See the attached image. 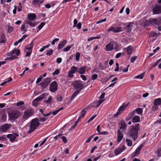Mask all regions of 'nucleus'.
Masks as SVG:
<instances>
[{
	"label": "nucleus",
	"instance_id": "nucleus-15",
	"mask_svg": "<svg viewBox=\"0 0 161 161\" xmlns=\"http://www.w3.org/2000/svg\"><path fill=\"white\" fill-rule=\"evenodd\" d=\"M123 138V135L120 130H119L118 131L117 134V142H119Z\"/></svg>",
	"mask_w": 161,
	"mask_h": 161
},
{
	"label": "nucleus",
	"instance_id": "nucleus-49",
	"mask_svg": "<svg viewBox=\"0 0 161 161\" xmlns=\"http://www.w3.org/2000/svg\"><path fill=\"white\" fill-rule=\"evenodd\" d=\"M60 73L59 70L57 69L55 70V71L53 73V75H57L58 74Z\"/></svg>",
	"mask_w": 161,
	"mask_h": 161
},
{
	"label": "nucleus",
	"instance_id": "nucleus-32",
	"mask_svg": "<svg viewBox=\"0 0 161 161\" xmlns=\"http://www.w3.org/2000/svg\"><path fill=\"white\" fill-rule=\"evenodd\" d=\"M126 51L128 54H130L133 51L132 47L130 46H129L127 48Z\"/></svg>",
	"mask_w": 161,
	"mask_h": 161
},
{
	"label": "nucleus",
	"instance_id": "nucleus-10",
	"mask_svg": "<svg viewBox=\"0 0 161 161\" xmlns=\"http://www.w3.org/2000/svg\"><path fill=\"white\" fill-rule=\"evenodd\" d=\"M19 135L17 133H14L13 134H9L7 136V137L9 138L10 141L12 142H14L15 138L18 136Z\"/></svg>",
	"mask_w": 161,
	"mask_h": 161
},
{
	"label": "nucleus",
	"instance_id": "nucleus-35",
	"mask_svg": "<svg viewBox=\"0 0 161 161\" xmlns=\"http://www.w3.org/2000/svg\"><path fill=\"white\" fill-rule=\"evenodd\" d=\"M136 112L138 114H142L143 111L142 108H139L136 109Z\"/></svg>",
	"mask_w": 161,
	"mask_h": 161
},
{
	"label": "nucleus",
	"instance_id": "nucleus-6",
	"mask_svg": "<svg viewBox=\"0 0 161 161\" xmlns=\"http://www.w3.org/2000/svg\"><path fill=\"white\" fill-rule=\"evenodd\" d=\"M33 114V111L32 110H27L24 112L22 118L23 119H25L31 116Z\"/></svg>",
	"mask_w": 161,
	"mask_h": 161
},
{
	"label": "nucleus",
	"instance_id": "nucleus-1",
	"mask_svg": "<svg viewBox=\"0 0 161 161\" xmlns=\"http://www.w3.org/2000/svg\"><path fill=\"white\" fill-rule=\"evenodd\" d=\"M140 130V125L136 124L135 126H132L128 132V135L131 137L135 141L138 137V131Z\"/></svg>",
	"mask_w": 161,
	"mask_h": 161
},
{
	"label": "nucleus",
	"instance_id": "nucleus-50",
	"mask_svg": "<svg viewBox=\"0 0 161 161\" xmlns=\"http://www.w3.org/2000/svg\"><path fill=\"white\" fill-rule=\"evenodd\" d=\"M44 22H42L41 24L38 26V28L39 30H41L45 25Z\"/></svg>",
	"mask_w": 161,
	"mask_h": 161
},
{
	"label": "nucleus",
	"instance_id": "nucleus-17",
	"mask_svg": "<svg viewBox=\"0 0 161 161\" xmlns=\"http://www.w3.org/2000/svg\"><path fill=\"white\" fill-rule=\"evenodd\" d=\"M27 17L29 19V20H32L36 18V16L34 13H29L27 15Z\"/></svg>",
	"mask_w": 161,
	"mask_h": 161
},
{
	"label": "nucleus",
	"instance_id": "nucleus-11",
	"mask_svg": "<svg viewBox=\"0 0 161 161\" xmlns=\"http://www.w3.org/2000/svg\"><path fill=\"white\" fill-rule=\"evenodd\" d=\"M10 124H5L1 126L0 128V131L3 132H5L7 130L11 127Z\"/></svg>",
	"mask_w": 161,
	"mask_h": 161
},
{
	"label": "nucleus",
	"instance_id": "nucleus-12",
	"mask_svg": "<svg viewBox=\"0 0 161 161\" xmlns=\"http://www.w3.org/2000/svg\"><path fill=\"white\" fill-rule=\"evenodd\" d=\"M119 129L120 130L123 129V130H122V131H123L124 130H125L127 126V124L125 122L122 120L120 122L119 124Z\"/></svg>",
	"mask_w": 161,
	"mask_h": 161
},
{
	"label": "nucleus",
	"instance_id": "nucleus-63",
	"mask_svg": "<svg viewBox=\"0 0 161 161\" xmlns=\"http://www.w3.org/2000/svg\"><path fill=\"white\" fill-rule=\"evenodd\" d=\"M73 74V73L70 71L68 74V77H73L74 76Z\"/></svg>",
	"mask_w": 161,
	"mask_h": 161
},
{
	"label": "nucleus",
	"instance_id": "nucleus-4",
	"mask_svg": "<svg viewBox=\"0 0 161 161\" xmlns=\"http://www.w3.org/2000/svg\"><path fill=\"white\" fill-rule=\"evenodd\" d=\"M72 84L74 86L75 89H77L80 91L83 88V84L80 80H76L73 82Z\"/></svg>",
	"mask_w": 161,
	"mask_h": 161
},
{
	"label": "nucleus",
	"instance_id": "nucleus-5",
	"mask_svg": "<svg viewBox=\"0 0 161 161\" xmlns=\"http://www.w3.org/2000/svg\"><path fill=\"white\" fill-rule=\"evenodd\" d=\"M51 80V78L50 77H47L41 83V85L43 89L47 87Z\"/></svg>",
	"mask_w": 161,
	"mask_h": 161
},
{
	"label": "nucleus",
	"instance_id": "nucleus-30",
	"mask_svg": "<svg viewBox=\"0 0 161 161\" xmlns=\"http://www.w3.org/2000/svg\"><path fill=\"white\" fill-rule=\"evenodd\" d=\"M80 92V90L75 91L71 97V99L72 100L74 98L76 97Z\"/></svg>",
	"mask_w": 161,
	"mask_h": 161
},
{
	"label": "nucleus",
	"instance_id": "nucleus-29",
	"mask_svg": "<svg viewBox=\"0 0 161 161\" xmlns=\"http://www.w3.org/2000/svg\"><path fill=\"white\" fill-rule=\"evenodd\" d=\"M78 68L73 66L71 68L70 71L74 74L76 72H78Z\"/></svg>",
	"mask_w": 161,
	"mask_h": 161
},
{
	"label": "nucleus",
	"instance_id": "nucleus-51",
	"mask_svg": "<svg viewBox=\"0 0 161 161\" xmlns=\"http://www.w3.org/2000/svg\"><path fill=\"white\" fill-rule=\"evenodd\" d=\"M52 100V97H49L47 100H45L44 101L45 102L47 103H51Z\"/></svg>",
	"mask_w": 161,
	"mask_h": 161
},
{
	"label": "nucleus",
	"instance_id": "nucleus-54",
	"mask_svg": "<svg viewBox=\"0 0 161 161\" xmlns=\"http://www.w3.org/2000/svg\"><path fill=\"white\" fill-rule=\"evenodd\" d=\"M136 58L137 57L136 56L132 57L131 58L130 62L131 63H133L134 61L136 60Z\"/></svg>",
	"mask_w": 161,
	"mask_h": 161
},
{
	"label": "nucleus",
	"instance_id": "nucleus-38",
	"mask_svg": "<svg viewBox=\"0 0 161 161\" xmlns=\"http://www.w3.org/2000/svg\"><path fill=\"white\" fill-rule=\"evenodd\" d=\"M41 112V113L42 114L43 116L45 117H47L49 116L50 114H51V112H50L47 114H45L43 113V110L42 109H40L39 110Z\"/></svg>",
	"mask_w": 161,
	"mask_h": 161
},
{
	"label": "nucleus",
	"instance_id": "nucleus-44",
	"mask_svg": "<svg viewBox=\"0 0 161 161\" xmlns=\"http://www.w3.org/2000/svg\"><path fill=\"white\" fill-rule=\"evenodd\" d=\"M80 53L79 52H77L76 53V59L77 61H78L80 59Z\"/></svg>",
	"mask_w": 161,
	"mask_h": 161
},
{
	"label": "nucleus",
	"instance_id": "nucleus-57",
	"mask_svg": "<svg viewBox=\"0 0 161 161\" xmlns=\"http://www.w3.org/2000/svg\"><path fill=\"white\" fill-rule=\"evenodd\" d=\"M61 138L62 139L63 142L64 143H66L67 142V140L65 136H62L61 137Z\"/></svg>",
	"mask_w": 161,
	"mask_h": 161
},
{
	"label": "nucleus",
	"instance_id": "nucleus-8",
	"mask_svg": "<svg viewBox=\"0 0 161 161\" xmlns=\"http://www.w3.org/2000/svg\"><path fill=\"white\" fill-rule=\"evenodd\" d=\"M122 31V28L121 27H111L107 30V31L109 32L111 31H113L114 33H116L121 31Z\"/></svg>",
	"mask_w": 161,
	"mask_h": 161
},
{
	"label": "nucleus",
	"instance_id": "nucleus-33",
	"mask_svg": "<svg viewBox=\"0 0 161 161\" xmlns=\"http://www.w3.org/2000/svg\"><path fill=\"white\" fill-rule=\"evenodd\" d=\"M113 49H116L118 47V45L117 43L115 42H111Z\"/></svg>",
	"mask_w": 161,
	"mask_h": 161
},
{
	"label": "nucleus",
	"instance_id": "nucleus-45",
	"mask_svg": "<svg viewBox=\"0 0 161 161\" xmlns=\"http://www.w3.org/2000/svg\"><path fill=\"white\" fill-rule=\"evenodd\" d=\"M38 103L39 102H37L36 101L34 100L32 102V104L34 106L36 107L38 106L39 104Z\"/></svg>",
	"mask_w": 161,
	"mask_h": 161
},
{
	"label": "nucleus",
	"instance_id": "nucleus-48",
	"mask_svg": "<svg viewBox=\"0 0 161 161\" xmlns=\"http://www.w3.org/2000/svg\"><path fill=\"white\" fill-rule=\"evenodd\" d=\"M96 115H93L92 117H91V118L88 120L87 122V123H89L91 121H92V120H93L96 117Z\"/></svg>",
	"mask_w": 161,
	"mask_h": 161
},
{
	"label": "nucleus",
	"instance_id": "nucleus-41",
	"mask_svg": "<svg viewBox=\"0 0 161 161\" xmlns=\"http://www.w3.org/2000/svg\"><path fill=\"white\" fill-rule=\"evenodd\" d=\"M86 113L85 108L83 109L81 112V115L80 116L82 118H83Z\"/></svg>",
	"mask_w": 161,
	"mask_h": 161
},
{
	"label": "nucleus",
	"instance_id": "nucleus-43",
	"mask_svg": "<svg viewBox=\"0 0 161 161\" xmlns=\"http://www.w3.org/2000/svg\"><path fill=\"white\" fill-rule=\"evenodd\" d=\"M144 73L142 74L138 75L136 76L135 78H139L142 79L144 77Z\"/></svg>",
	"mask_w": 161,
	"mask_h": 161
},
{
	"label": "nucleus",
	"instance_id": "nucleus-34",
	"mask_svg": "<svg viewBox=\"0 0 161 161\" xmlns=\"http://www.w3.org/2000/svg\"><path fill=\"white\" fill-rule=\"evenodd\" d=\"M132 26V23H130L129 24L127 25V31L128 32H130L131 30V28Z\"/></svg>",
	"mask_w": 161,
	"mask_h": 161
},
{
	"label": "nucleus",
	"instance_id": "nucleus-62",
	"mask_svg": "<svg viewBox=\"0 0 161 161\" xmlns=\"http://www.w3.org/2000/svg\"><path fill=\"white\" fill-rule=\"evenodd\" d=\"M24 104V102L23 101H20L18 102L17 103L16 105L17 106H19L20 105H22Z\"/></svg>",
	"mask_w": 161,
	"mask_h": 161
},
{
	"label": "nucleus",
	"instance_id": "nucleus-52",
	"mask_svg": "<svg viewBox=\"0 0 161 161\" xmlns=\"http://www.w3.org/2000/svg\"><path fill=\"white\" fill-rule=\"evenodd\" d=\"M39 119H40V121L44 122V121H46L47 119V118H45L44 117H42V118H41V117H40Z\"/></svg>",
	"mask_w": 161,
	"mask_h": 161
},
{
	"label": "nucleus",
	"instance_id": "nucleus-37",
	"mask_svg": "<svg viewBox=\"0 0 161 161\" xmlns=\"http://www.w3.org/2000/svg\"><path fill=\"white\" fill-rule=\"evenodd\" d=\"M126 141L127 143V145L128 146H130L132 145V141L129 139H127L126 140Z\"/></svg>",
	"mask_w": 161,
	"mask_h": 161
},
{
	"label": "nucleus",
	"instance_id": "nucleus-14",
	"mask_svg": "<svg viewBox=\"0 0 161 161\" xmlns=\"http://www.w3.org/2000/svg\"><path fill=\"white\" fill-rule=\"evenodd\" d=\"M124 146L122 147H119L118 148H116L114 150V153L115 155H117L120 154L123 150L124 149Z\"/></svg>",
	"mask_w": 161,
	"mask_h": 161
},
{
	"label": "nucleus",
	"instance_id": "nucleus-59",
	"mask_svg": "<svg viewBox=\"0 0 161 161\" xmlns=\"http://www.w3.org/2000/svg\"><path fill=\"white\" fill-rule=\"evenodd\" d=\"M158 107L157 106L154 104V106L152 107V110L153 111H155L158 109Z\"/></svg>",
	"mask_w": 161,
	"mask_h": 161
},
{
	"label": "nucleus",
	"instance_id": "nucleus-9",
	"mask_svg": "<svg viewBox=\"0 0 161 161\" xmlns=\"http://www.w3.org/2000/svg\"><path fill=\"white\" fill-rule=\"evenodd\" d=\"M151 22L152 25L156 27L157 25H159L161 24V20L160 19H152Z\"/></svg>",
	"mask_w": 161,
	"mask_h": 161
},
{
	"label": "nucleus",
	"instance_id": "nucleus-18",
	"mask_svg": "<svg viewBox=\"0 0 161 161\" xmlns=\"http://www.w3.org/2000/svg\"><path fill=\"white\" fill-rule=\"evenodd\" d=\"M153 12L154 14H157L161 13L159 6H156L153 9Z\"/></svg>",
	"mask_w": 161,
	"mask_h": 161
},
{
	"label": "nucleus",
	"instance_id": "nucleus-58",
	"mask_svg": "<svg viewBox=\"0 0 161 161\" xmlns=\"http://www.w3.org/2000/svg\"><path fill=\"white\" fill-rule=\"evenodd\" d=\"M74 25L73 26V27H75L77 26V24L78 23V21L76 19H75L74 20Z\"/></svg>",
	"mask_w": 161,
	"mask_h": 161
},
{
	"label": "nucleus",
	"instance_id": "nucleus-36",
	"mask_svg": "<svg viewBox=\"0 0 161 161\" xmlns=\"http://www.w3.org/2000/svg\"><path fill=\"white\" fill-rule=\"evenodd\" d=\"M135 110H133L132 111V112L130 113L129 115V117L128 118L129 119H128V120L129 119H130L133 116V115L135 114ZM127 120H128V119H127Z\"/></svg>",
	"mask_w": 161,
	"mask_h": 161
},
{
	"label": "nucleus",
	"instance_id": "nucleus-16",
	"mask_svg": "<svg viewBox=\"0 0 161 161\" xmlns=\"http://www.w3.org/2000/svg\"><path fill=\"white\" fill-rule=\"evenodd\" d=\"M67 41L66 40H64L60 43L58 46V49L60 50L62 49L65 45L66 44Z\"/></svg>",
	"mask_w": 161,
	"mask_h": 161
},
{
	"label": "nucleus",
	"instance_id": "nucleus-13",
	"mask_svg": "<svg viewBox=\"0 0 161 161\" xmlns=\"http://www.w3.org/2000/svg\"><path fill=\"white\" fill-rule=\"evenodd\" d=\"M43 2V0H33L32 1L33 4L36 7V5H38V7H39L41 4Z\"/></svg>",
	"mask_w": 161,
	"mask_h": 161
},
{
	"label": "nucleus",
	"instance_id": "nucleus-7",
	"mask_svg": "<svg viewBox=\"0 0 161 161\" xmlns=\"http://www.w3.org/2000/svg\"><path fill=\"white\" fill-rule=\"evenodd\" d=\"M58 86L57 82L54 81L52 82L50 84V90L52 92H54L58 89Z\"/></svg>",
	"mask_w": 161,
	"mask_h": 161
},
{
	"label": "nucleus",
	"instance_id": "nucleus-40",
	"mask_svg": "<svg viewBox=\"0 0 161 161\" xmlns=\"http://www.w3.org/2000/svg\"><path fill=\"white\" fill-rule=\"evenodd\" d=\"M73 46V45H71V46H69L66 47L65 48H64L63 50L64 51L67 52L69 51L71 47Z\"/></svg>",
	"mask_w": 161,
	"mask_h": 161
},
{
	"label": "nucleus",
	"instance_id": "nucleus-28",
	"mask_svg": "<svg viewBox=\"0 0 161 161\" xmlns=\"http://www.w3.org/2000/svg\"><path fill=\"white\" fill-rule=\"evenodd\" d=\"M152 19H149L148 20H146L144 23V26H150L152 25V23L151 22Z\"/></svg>",
	"mask_w": 161,
	"mask_h": 161
},
{
	"label": "nucleus",
	"instance_id": "nucleus-2",
	"mask_svg": "<svg viewBox=\"0 0 161 161\" xmlns=\"http://www.w3.org/2000/svg\"><path fill=\"white\" fill-rule=\"evenodd\" d=\"M40 123L39 119L37 118H36L31 120L30 122V130L28 133L30 134L34 131L39 126Z\"/></svg>",
	"mask_w": 161,
	"mask_h": 161
},
{
	"label": "nucleus",
	"instance_id": "nucleus-19",
	"mask_svg": "<svg viewBox=\"0 0 161 161\" xmlns=\"http://www.w3.org/2000/svg\"><path fill=\"white\" fill-rule=\"evenodd\" d=\"M46 94L45 93L43 94L42 95L38 97H37L34 100L39 102L40 101H41L45 98Z\"/></svg>",
	"mask_w": 161,
	"mask_h": 161
},
{
	"label": "nucleus",
	"instance_id": "nucleus-25",
	"mask_svg": "<svg viewBox=\"0 0 161 161\" xmlns=\"http://www.w3.org/2000/svg\"><path fill=\"white\" fill-rule=\"evenodd\" d=\"M5 37L4 34H1L0 37V43H4L5 42Z\"/></svg>",
	"mask_w": 161,
	"mask_h": 161
},
{
	"label": "nucleus",
	"instance_id": "nucleus-31",
	"mask_svg": "<svg viewBox=\"0 0 161 161\" xmlns=\"http://www.w3.org/2000/svg\"><path fill=\"white\" fill-rule=\"evenodd\" d=\"M128 103L127 105L121 106L119 108L118 110H119V111H120L122 113L124 110L128 106Z\"/></svg>",
	"mask_w": 161,
	"mask_h": 161
},
{
	"label": "nucleus",
	"instance_id": "nucleus-20",
	"mask_svg": "<svg viewBox=\"0 0 161 161\" xmlns=\"http://www.w3.org/2000/svg\"><path fill=\"white\" fill-rule=\"evenodd\" d=\"M132 121L133 123L138 122L140 121V117L139 116H135L133 118Z\"/></svg>",
	"mask_w": 161,
	"mask_h": 161
},
{
	"label": "nucleus",
	"instance_id": "nucleus-47",
	"mask_svg": "<svg viewBox=\"0 0 161 161\" xmlns=\"http://www.w3.org/2000/svg\"><path fill=\"white\" fill-rule=\"evenodd\" d=\"M9 57V59H10V60H13L16 58H18V57L14 55H11Z\"/></svg>",
	"mask_w": 161,
	"mask_h": 161
},
{
	"label": "nucleus",
	"instance_id": "nucleus-64",
	"mask_svg": "<svg viewBox=\"0 0 161 161\" xmlns=\"http://www.w3.org/2000/svg\"><path fill=\"white\" fill-rule=\"evenodd\" d=\"M138 155L135 152H133L131 155V158H133L137 156Z\"/></svg>",
	"mask_w": 161,
	"mask_h": 161
},
{
	"label": "nucleus",
	"instance_id": "nucleus-42",
	"mask_svg": "<svg viewBox=\"0 0 161 161\" xmlns=\"http://www.w3.org/2000/svg\"><path fill=\"white\" fill-rule=\"evenodd\" d=\"M158 156L160 157L161 156V147H159L157 151Z\"/></svg>",
	"mask_w": 161,
	"mask_h": 161
},
{
	"label": "nucleus",
	"instance_id": "nucleus-53",
	"mask_svg": "<svg viewBox=\"0 0 161 161\" xmlns=\"http://www.w3.org/2000/svg\"><path fill=\"white\" fill-rule=\"evenodd\" d=\"M97 74L93 75L92 76V80H95L97 78Z\"/></svg>",
	"mask_w": 161,
	"mask_h": 161
},
{
	"label": "nucleus",
	"instance_id": "nucleus-55",
	"mask_svg": "<svg viewBox=\"0 0 161 161\" xmlns=\"http://www.w3.org/2000/svg\"><path fill=\"white\" fill-rule=\"evenodd\" d=\"M94 136V135H93L92 136H91L86 140V142L87 143H89L90 142L92 139L93 137Z\"/></svg>",
	"mask_w": 161,
	"mask_h": 161
},
{
	"label": "nucleus",
	"instance_id": "nucleus-22",
	"mask_svg": "<svg viewBox=\"0 0 161 161\" xmlns=\"http://www.w3.org/2000/svg\"><path fill=\"white\" fill-rule=\"evenodd\" d=\"M154 104L158 106V105H161V99L158 98L157 99H155L153 101Z\"/></svg>",
	"mask_w": 161,
	"mask_h": 161
},
{
	"label": "nucleus",
	"instance_id": "nucleus-61",
	"mask_svg": "<svg viewBox=\"0 0 161 161\" xmlns=\"http://www.w3.org/2000/svg\"><path fill=\"white\" fill-rule=\"evenodd\" d=\"M57 100L61 102L62 100V97L60 95L58 96L57 97Z\"/></svg>",
	"mask_w": 161,
	"mask_h": 161
},
{
	"label": "nucleus",
	"instance_id": "nucleus-60",
	"mask_svg": "<svg viewBox=\"0 0 161 161\" xmlns=\"http://www.w3.org/2000/svg\"><path fill=\"white\" fill-rule=\"evenodd\" d=\"M59 39L58 38H56L53 40L51 42V44L53 45H54L55 44V42H56L59 40Z\"/></svg>",
	"mask_w": 161,
	"mask_h": 161
},
{
	"label": "nucleus",
	"instance_id": "nucleus-21",
	"mask_svg": "<svg viewBox=\"0 0 161 161\" xmlns=\"http://www.w3.org/2000/svg\"><path fill=\"white\" fill-rule=\"evenodd\" d=\"M112 45L111 42H110L106 45V50L107 51H110L113 49V47L112 45Z\"/></svg>",
	"mask_w": 161,
	"mask_h": 161
},
{
	"label": "nucleus",
	"instance_id": "nucleus-46",
	"mask_svg": "<svg viewBox=\"0 0 161 161\" xmlns=\"http://www.w3.org/2000/svg\"><path fill=\"white\" fill-rule=\"evenodd\" d=\"M53 50L52 49H50L48 50L46 53V54L47 55H51L53 52Z\"/></svg>",
	"mask_w": 161,
	"mask_h": 161
},
{
	"label": "nucleus",
	"instance_id": "nucleus-39",
	"mask_svg": "<svg viewBox=\"0 0 161 161\" xmlns=\"http://www.w3.org/2000/svg\"><path fill=\"white\" fill-rule=\"evenodd\" d=\"M21 29V31H23L24 33H25L26 31V29L25 28V24L22 25Z\"/></svg>",
	"mask_w": 161,
	"mask_h": 161
},
{
	"label": "nucleus",
	"instance_id": "nucleus-26",
	"mask_svg": "<svg viewBox=\"0 0 161 161\" xmlns=\"http://www.w3.org/2000/svg\"><path fill=\"white\" fill-rule=\"evenodd\" d=\"M143 145L142 144H141L136 149L135 152L138 155L140 153L141 149L143 147Z\"/></svg>",
	"mask_w": 161,
	"mask_h": 161
},
{
	"label": "nucleus",
	"instance_id": "nucleus-24",
	"mask_svg": "<svg viewBox=\"0 0 161 161\" xmlns=\"http://www.w3.org/2000/svg\"><path fill=\"white\" fill-rule=\"evenodd\" d=\"M104 100H100L97 101L96 102L94 103V105L93 106V107H98L100 104Z\"/></svg>",
	"mask_w": 161,
	"mask_h": 161
},
{
	"label": "nucleus",
	"instance_id": "nucleus-23",
	"mask_svg": "<svg viewBox=\"0 0 161 161\" xmlns=\"http://www.w3.org/2000/svg\"><path fill=\"white\" fill-rule=\"evenodd\" d=\"M86 68V67H81L79 69H78V72L80 74H85Z\"/></svg>",
	"mask_w": 161,
	"mask_h": 161
},
{
	"label": "nucleus",
	"instance_id": "nucleus-3",
	"mask_svg": "<svg viewBox=\"0 0 161 161\" xmlns=\"http://www.w3.org/2000/svg\"><path fill=\"white\" fill-rule=\"evenodd\" d=\"M8 114L9 119L13 121L18 119L21 115L20 112L17 110L11 111Z\"/></svg>",
	"mask_w": 161,
	"mask_h": 161
},
{
	"label": "nucleus",
	"instance_id": "nucleus-27",
	"mask_svg": "<svg viewBox=\"0 0 161 161\" xmlns=\"http://www.w3.org/2000/svg\"><path fill=\"white\" fill-rule=\"evenodd\" d=\"M26 23L27 24L31 26L32 27H35L36 26L37 24V23L36 22H35L34 23H32L31 22L30 20H27L26 21Z\"/></svg>",
	"mask_w": 161,
	"mask_h": 161
},
{
	"label": "nucleus",
	"instance_id": "nucleus-56",
	"mask_svg": "<svg viewBox=\"0 0 161 161\" xmlns=\"http://www.w3.org/2000/svg\"><path fill=\"white\" fill-rule=\"evenodd\" d=\"M42 76H40L39 78H38L36 82V84H37L39 83L40 81H42Z\"/></svg>",
	"mask_w": 161,
	"mask_h": 161
}]
</instances>
